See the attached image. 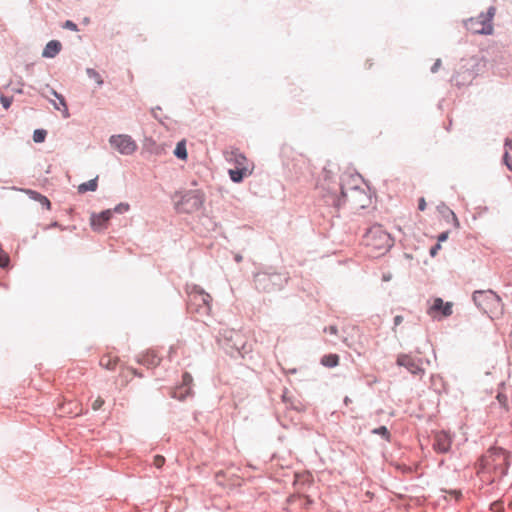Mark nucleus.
<instances>
[{
	"label": "nucleus",
	"instance_id": "1",
	"mask_svg": "<svg viewBox=\"0 0 512 512\" xmlns=\"http://www.w3.org/2000/svg\"><path fill=\"white\" fill-rule=\"evenodd\" d=\"M351 181L352 185L347 187L342 181L336 180L331 170L324 168L318 189L321 190L325 203L336 208L341 207L347 201L348 191L353 198H367L365 192L359 188L361 176L351 175Z\"/></svg>",
	"mask_w": 512,
	"mask_h": 512
},
{
	"label": "nucleus",
	"instance_id": "2",
	"mask_svg": "<svg viewBox=\"0 0 512 512\" xmlns=\"http://www.w3.org/2000/svg\"><path fill=\"white\" fill-rule=\"evenodd\" d=\"M226 162L233 165L227 170L230 179L234 183H241L244 178L250 176L254 169V164L238 150L226 151Z\"/></svg>",
	"mask_w": 512,
	"mask_h": 512
},
{
	"label": "nucleus",
	"instance_id": "3",
	"mask_svg": "<svg viewBox=\"0 0 512 512\" xmlns=\"http://www.w3.org/2000/svg\"><path fill=\"white\" fill-rule=\"evenodd\" d=\"M211 296L198 286L188 289L187 307L191 313L200 317L208 316L211 311Z\"/></svg>",
	"mask_w": 512,
	"mask_h": 512
},
{
	"label": "nucleus",
	"instance_id": "4",
	"mask_svg": "<svg viewBox=\"0 0 512 512\" xmlns=\"http://www.w3.org/2000/svg\"><path fill=\"white\" fill-rule=\"evenodd\" d=\"M472 299L475 305L488 314L491 318L502 313V302L500 297L492 290H479L473 293Z\"/></svg>",
	"mask_w": 512,
	"mask_h": 512
},
{
	"label": "nucleus",
	"instance_id": "5",
	"mask_svg": "<svg viewBox=\"0 0 512 512\" xmlns=\"http://www.w3.org/2000/svg\"><path fill=\"white\" fill-rule=\"evenodd\" d=\"M483 468L493 469L498 476L503 477L507 474L509 462L507 452L498 447L490 448L482 457Z\"/></svg>",
	"mask_w": 512,
	"mask_h": 512
},
{
	"label": "nucleus",
	"instance_id": "6",
	"mask_svg": "<svg viewBox=\"0 0 512 512\" xmlns=\"http://www.w3.org/2000/svg\"><path fill=\"white\" fill-rule=\"evenodd\" d=\"M496 9L491 6L486 13H480L477 17H471L464 21V26L467 30L474 34L490 35L493 32L492 19L495 15Z\"/></svg>",
	"mask_w": 512,
	"mask_h": 512
},
{
	"label": "nucleus",
	"instance_id": "7",
	"mask_svg": "<svg viewBox=\"0 0 512 512\" xmlns=\"http://www.w3.org/2000/svg\"><path fill=\"white\" fill-rule=\"evenodd\" d=\"M286 282L287 277L276 272L263 271L256 273L254 276L255 287L265 292L280 290Z\"/></svg>",
	"mask_w": 512,
	"mask_h": 512
},
{
	"label": "nucleus",
	"instance_id": "8",
	"mask_svg": "<svg viewBox=\"0 0 512 512\" xmlns=\"http://www.w3.org/2000/svg\"><path fill=\"white\" fill-rule=\"evenodd\" d=\"M204 203V195L200 190H191L179 195L175 200V208L179 213L199 211Z\"/></svg>",
	"mask_w": 512,
	"mask_h": 512
},
{
	"label": "nucleus",
	"instance_id": "9",
	"mask_svg": "<svg viewBox=\"0 0 512 512\" xmlns=\"http://www.w3.org/2000/svg\"><path fill=\"white\" fill-rule=\"evenodd\" d=\"M365 241L367 246H371L382 253L389 251L393 246L390 235L380 225H374L367 230Z\"/></svg>",
	"mask_w": 512,
	"mask_h": 512
},
{
	"label": "nucleus",
	"instance_id": "10",
	"mask_svg": "<svg viewBox=\"0 0 512 512\" xmlns=\"http://www.w3.org/2000/svg\"><path fill=\"white\" fill-rule=\"evenodd\" d=\"M109 143L115 150L123 155H131L137 150V143L129 135H113L110 137Z\"/></svg>",
	"mask_w": 512,
	"mask_h": 512
},
{
	"label": "nucleus",
	"instance_id": "11",
	"mask_svg": "<svg viewBox=\"0 0 512 512\" xmlns=\"http://www.w3.org/2000/svg\"><path fill=\"white\" fill-rule=\"evenodd\" d=\"M396 363L400 367L406 368L413 375H423L424 369L421 367L422 360L413 358L409 354H399Z\"/></svg>",
	"mask_w": 512,
	"mask_h": 512
},
{
	"label": "nucleus",
	"instance_id": "12",
	"mask_svg": "<svg viewBox=\"0 0 512 512\" xmlns=\"http://www.w3.org/2000/svg\"><path fill=\"white\" fill-rule=\"evenodd\" d=\"M452 438L446 431H437L434 434L433 448L438 453H447L450 450Z\"/></svg>",
	"mask_w": 512,
	"mask_h": 512
},
{
	"label": "nucleus",
	"instance_id": "13",
	"mask_svg": "<svg viewBox=\"0 0 512 512\" xmlns=\"http://www.w3.org/2000/svg\"><path fill=\"white\" fill-rule=\"evenodd\" d=\"M437 313H440L443 317L450 316L452 314V303L444 302L441 298H435L428 314L432 318H437Z\"/></svg>",
	"mask_w": 512,
	"mask_h": 512
},
{
	"label": "nucleus",
	"instance_id": "14",
	"mask_svg": "<svg viewBox=\"0 0 512 512\" xmlns=\"http://www.w3.org/2000/svg\"><path fill=\"white\" fill-rule=\"evenodd\" d=\"M112 217V210L108 209L99 214H93L90 219L91 226L95 231H101L107 227L108 221Z\"/></svg>",
	"mask_w": 512,
	"mask_h": 512
},
{
	"label": "nucleus",
	"instance_id": "15",
	"mask_svg": "<svg viewBox=\"0 0 512 512\" xmlns=\"http://www.w3.org/2000/svg\"><path fill=\"white\" fill-rule=\"evenodd\" d=\"M62 49V45L57 40L49 41L43 49L42 56L45 58H54Z\"/></svg>",
	"mask_w": 512,
	"mask_h": 512
},
{
	"label": "nucleus",
	"instance_id": "16",
	"mask_svg": "<svg viewBox=\"0 0 512 512\" xmlns=\"http://www.w3.org/2000/svg\"><path fill=\"white\" fill-rule=\"evenodd\" d=\"M119 363V358L112 353H107L100 358L99 364L107 370H114Z\"/></svg>",
	"mask_w": 512,
	"mask_h": 512
},
{
	"label": "nucleus",
	"instance_id": "17",
	"mask_svg": "<svg viewBox=\"0 0 512 512\" xmlns=\"http://www.w3.org/2000/svg\"><path fill=\"white\" fill-rule=\"evenodd\" d=\"M25 193L29 196V198H31L34 201L39 202L47 210L51 209V202L46 196L38 193L37 191L30 190V189L26 190Z\"/></svg>",
	"mask_w": 512,
	"mask_h": 512
},
{
	"label": "nucleus",
	"instance_id": "18",
	"mask_svg": "<svg viewBox=\"0 0 512 512\" xmlns=\"http://www.w3.org/2000/svg\"><path fill=\"white\" fill-rule=\"evenodd\" d=\"M503 161L507 168L512 171V140L506 139L505 141V152L503 155Z\"/></svg>",
	"mask_w": 512,
	"mask_h": 512
},
{
	"label": "nucleus",
	"instance_id": "19",
	"mask_svg": "<svg viewBox=\"0 0 512 512\" xmlns=\"http://www.w3.org/2000/svg\"><path fill=\"white\" fill-rule=\"evenodd\" d=\"M437 209L443 215V217H445L446 219L451 217L454 226H456V227L459 226V221H458L455 213L450 208H448L444 203H441L440 205H438Z\"/></svg>",
	"mask_w": 512,
	"mask_h": 512
},
{
	"label": "nucleus",
	"instance_id": "20",
	"mask_svg": "<svg viewBox=\"0 0 512 512\" xmlns=\"http://www.w3.org/2000/svg\"><path fill=\"white\" fill-rule=\"evenodd\" d=\"M98 176L95 177L94 179H91L85 183H82L78 186V192L80 194H83V193H86L88 191H96L97 190V187H98Z\"/></svg>",
	"mask_w": 512,
	"mask_h": 512
},
{
	"label": "nucleus",
	"instance_id": "21",
	"mask_svg": "<svg viewBox=\"0 0 512 512\" xmlns=\"http://www.w3.org/2000/svg\"><path fill=\"white\" fill-rule=\"evenodd\" d=\"M53 95L58 99V103H54V107L57 109V110H61L62 113H63V116L65 118L69 117V111H68V107H67V104L65 102V99L62 95L58 94L56 91H52Z\"/></svg>",
	"mask_w": 512,
	"mask_h": 512
},
{
	"label": "nucleus",
	"instance_id": "22",
	"mask_svg": "<svg viewBox=\"0 0 512 512\" xmlns=\"http://www.w3.org/2000/svg\"><path fill=\"white\" fill-rule=\"evenodd\" d=\"M174 155L180 160H187L188 154L186 149V140L183 139L177 143L174 149Z\"/></svg>",
	"mask_w": 512,
	"mask_h": 512
},
{
	"label": "nucleus",
	"instance_id": "23",
	"mask_svg": "<svg viewBox=\"0 0 512 512\" xmlns=\"http://www.w3.org/2000/svg\"><path fill=\"white\" fill-rule=\"evenodd\" d=\"M190 394H191V387L178 386L173 390L172 397L177 398L179 400H183Z\"/></svg>",
	"mask_w": 512,
	"mask_h": 512
},
{
	"label": "nucleus",
	"instance_id": "24",
	"mask_svg": "<svg viewBox=\"0 0 512 512\" xmlns=\"http://www.w3.org/2000/svg\"><path fill=\"white\" fill-rule=\"evenodd\" d=\"M339 357L335 354L326 355L321 359V363L326 367H335L338 365Z\"/></svg>",
	"mask_w": 512,
	"mask_h": 512
},
{
	"label": "nucleus",
	"instance_id": "25",
	"mask_svg": "<svg viewBox=\"0 0 512 512\" xmlns=\"http://www.w3.org/2000/svg\"><path fill=\"white\" fill-rule=\"evenodd\" d=\"M87 72V75L89 76V78L93 79L98 85H102L103 84V79L101 77V75L94 69L92 68H88L86 70Z\"/></svg>",
	"mask_w": 512,
	"mask_h": 512
},
{
	"label": "nucleus",
	"instance_id": "26",
	"mask_svg": "<svg viewBox=\"0 0 512 512\" xmlns=\"http://www.w3.org/2000/svg\"><path fill=\"white\" fill-rule=\"evenodd\" d=\"M47 132L43 129H37L33 133V141L36 143H42L46 138Z\"/></svg>",
	"mask_w": 512,
	"mask_h": 512
},
{
	"label": "nucleus",
	"instance_id": "27",
	"mask_svg": "<svg viewBox=\"0 0 512 512\" xmlns=\"http://www.w3.org/2000/svg\"><path fill=\"white\" fill-rule=\"evenodd\" d=\"M372 433L380 435L383 438H385L386 440H389V437H390V433H389V431H388L386 426H380L378 428H375V429L372 430Z\"/></svg>",
	"mask_w": 512,
	"mask_h": 512
},
{
	"label": "nucleus",
	"instance_id": "28",
	"mask_svg": "<svg viewBox=\"0 0 512 512\" xmlns=\"http://www.w3.org/2000/svg\"><path fill=\"white\" fill-rule=\"evenodd\" d=\"M130 209V206L128 203H120L118 204L113 210H112V213L115 212V213H125L127 212L128 210Z\"/></svg>",
	"mask_w": 512,
	"mask_h": 512
},
{
	"label": "nucleus",
	"instance_id": "29",
	"mask_svg": "<svg viewBox=\"0 0 512 512\" xmlns=\"http://www.w3.org/2000/svg\"><path fill=\"white\" fill-rule=\"evenodd\" d=\"M9 261V256L6 253L0 251V267L6 268L9 265Z\"/></svg>",
	"mask_w": 512,
	"mask_h": 512
},
{
	"label": "nucleus",
	"instance_id": "30",
	"mask_svg": "<svg viewBox=\"0 0 512 512\" xmlns=\"http://www.w3.org/2000/svg\"><path fill=\"white\" fill-rule=\"evenodd\" d=\"M192 382V376L189 373H184L182 377V384L180 386L191 387Z\"/></svg>",
	"mask_w": 512,
	"mask_h": 512
},
{
	"label": "nucleus",
	"instance_id": "31",
	"mask_svg": "<svg viewBox=\"0 0 512 512\" xmlns=\"http://www.w3.org/2000/svg\"><path fill=\"white\" fill-rule=\"evenodd\" d=\"M165 463V458L161 455H156L153 459V465L156 468H161Z\"/></svg>",
	"mask_w": 512,
	"mask_h": 512
},
{
	"label": "nucleus",
	"instance_id": "32",
	"mask_svg": "<svg viewBox=\"0 0 512 512\" xmlns=\"http://www.w3.org/2000/svg\"><path fill=\"white\" fill-rule=\"evenodd\" d=\"M104 405V400L99 396L97 397L94 402L92 403V409L94 411H97L101 409V407Z\"/></svg>",
	"mask_w": 512,
	"mask_h": 512
},
{
	"label": "nucleus",
	"instance_id": "33",
	"mask_svg": "<svg viewBox=\"0 0 512 512\" xmlns=\"http://www.w3.org/2000/svg\"><path fill=\"white\" fill-rule=\"evenodd\" d=\"M0 101L5 109H8L12 104V98L7 96H1Z\"/></svg>",
	"mask_w": 512,
	"mask_h": 512
},
{
	"label": "nucleus",
	"instance_id": "34",
	"mask_svg": "<svg viewBox=\"0 0 512 512\" xmlns=\"http://www.w3.org/2000/svg\"><path fill=\"white\" fill-rule=\"evenodd\" d=\"M63 27L66 28V29L72 30V31H78L77 25L74 22L70 21V20H67L64 23Z\"/></svg>",
	"mask_w": 512,
	"mask_h": 512
},
{
	"label": "nucleus",
	"instance_id": "35",
	"mask_svg": "<svg viewBox=\"0 0 512 512\" xmlns=\"http://www.w3.org/2000/svg\"><path fill=\"white\" fill-rule=\"evenodd\" d=\"M441 249V245L440 243H437L435 245H433L431 248H430V251H429V254L432 256V257H435L438 253V251Z\"/></svg>",
	"mask_w": 512,
	"mask_h": 512
},
{
	"label": "nucleus",
	"instance_id": "36",
	"mask_svg": "<svg viewBox=\"0 0 512 512\" xmlns=\"http://www.w3.org/2000/svg\"><path fill=\"white\" fill-rule=\"evenodd\" d=\"M440 66H441V60L437 59L435 61V63L433 64V66L431 67V72L436 73L439 70Z\"/></svg>",
	"mask_w": 512,
	"mask_h": 512
},
{
	"label": "nucleus",
	"instance_id": "37",
	"mask_svg": "<svg viewBox=\"0 0 512 512\" xmlns=\"http://www.w3.org/2000/svg\"><path fill=\"white\" fill-rule=\"evenodd\" d=\"M324 331H325V332H329L330 334H334V335H336V334H337V332H338V329H337V327H336V326L331 325V326H329L328 328H325V329H324Z\"/></svg>",
	"mask_w": 512,
	"mask_h": 512
},
{
	"label": "nucleus",
	"instance_id": "38",
	"mask_svg": "<svg viewBox=\"0 0 512 512\" xmlns=\"http://www.w3.org/2000/svg\"><path fill=\"white\" fill-rule=\"evenodd\" d=\"M69 413H74L76 416H78L82 413V407L79 404H75V410H71Z\"/></svg>",
	"mask_w": 512,
	"mask_h": 512
},
{
	"label": "nucleus",
	"instance_id": "39",
	"mask_svg": "<svg viewBox=\"0 0 512 512\" xmlns=\"http://www.w3.org/2000/svg\"><path fill=\"white\" fill-rule=\"evenodd\" d=\"M425 208H426L425 199L424 198H420L419 199V203H418V209L423 211V210H425Z\"/></svg>",
	"mask_w": 512,
	"mask_h": 512
},
{
	"label": "nucleus",
	"instance_id": "40",
	"mask_svg": "<svg viewBox=\"0 0 512 512\" xmlns=\"http://www.w3.org/2000/svg\"><path fill=\"white\" fill-rule=\"evenodd\" d=\"M447 238H448V232H442L438 236V242H444L447 240Z\"/></svg>",
	"mask_w": 512,
	"mask_h": 512
},
{
	"label": "nucleus",
	"instance_id": "41",
	"mask_svg": "<svg viewBox=\"0 0 512 512\" xmlns=\"http://www.w3.org/2000/svg\"><path fill=\"white\" fill-rule=\"evenodd\" d=\"M402 321H403V317L401 315H396L394 317V325L395 326L400 325L402 323Z\"/></svg>",
	"mask_w": 512,
	"mask_h": 512
},
{
	"label": "nucleus",
	"instance_id": "42",
	"mask_svg": "<svg viewBox=\"0 0 512 512\" xmlns=\"http://www.w3.org/2000/svg\"><path fill=\"white\" fill-rule=\"evenodd\" d=\"M159 362H160L159 358H157L155 355H152V359L149 363L152 365H158Z\"/></svg>",
	"mask_w": 512,
	"mask_h": 512
},
{
	"label": "nucleus",
	"instance_id": "43",
	"mask_svg": "<svg viewBox=\"0 0 512 512\" xmlns=\"http://www.w3.org/2000/svg\"><path fill=\"white\" fill-rule=\"evenodd\" d=\"M175 353H176V347H175V346H172V347L170 348V351H169V356H170V358L172 357V354H175Z\"/></svg>",
	"mask_w": 512,
	"mask_h": 512
},
{
	"label": "nucleus",
	"instance_id": "44",
	"mask_svg": "<svg viewBox=\"0 0 512 512\" xmlns=\"http://www.w3.org/2000/svg\"><path fill=\"white\" fill-rule=\"evenodd\" d=\"M391 279V275L390 274H384L383 275V281H389Z\"/></svg>",
	"mask_w": 512,
	"mask_h": 512
},
{
	"label": "nucleus",
	"instance_id": "45",
	"mask_svg": "<svg viewBox=\"0 0 512 512\" xmlns=\"http://www.w3.org/2000/svg\"><path fill=\"white\" fill-rule=\"evenodd\" d=\"M242 260V256L240 254H235V261L240 262Z\"/></svg>",
	"mask_w": 512,
	"mask_h": 512
},
{
	"label": "nucleus",
	"instance_id": "46",
	"mask_svg": "<svg viewBox=\"0 0 512 512\" xmlns=\"http://www.w3.org/2000/svg\"><path fill=\"white\" fill-rule=\"evenodd\" d=\"M162 150L163 149L160 148V147H155L154 152L157 153V154H160L162 152Z\"/></svg>",
	"mask_w": 512,
	"mask_h": 512
},
{
	"label": "nucleus",
	"instance_id": "47",
	"mask_svg": "<svg viewBox=\"0 0 512 512\" xmlns=\"http://www.w3.org/2000/svg\"><path fill=\"white\" fill-rule=\"evenodd\" d=\"M343 342H344L347 346H350V344L348 343L347 338H344V339H343Z\"/></svg>",
	"mask_w": 512,
	"mask_h": 512
},
{
	"label": "nucleus",
	"instance_id": "48",
	"mask_svg": "<svg viewBox=\"0 0 512 512\" xmlns=\"http://www.w3.org/2000/svg\"><path fill=\"white\" fill-rule=\"evenodd\" d=\"M52 226H53V227H58L59 225H58V223H57V222H55V223H53V224H52Z\"/></svg>",
	"mask_w": 512,
	"mask_h": 512
},
{
	"label": "nucleus",
	"instance_id": "49",
	"mask_svg": "<svg viewBox=\"0 0 512 512\" xmlns=\"http://www.w3.org/2000/svg\"><path fill=\"white\" fill-rule=\"evenodd\" d=\"M290 373H295L296 372V369H291L289 370Z\"/></svg>",
	"mask_w": 512,
	"mask_h": 512
},
{
	"label": "nucleus",
	"instance_id": "50",
	"mask_svg": "<svg viewBox=\"0 0 512 512\" xmlns=\"http://www.w3.org/2000/svg\"><path fill=\"white\" fill-rule=\"evenodd\" d=\"M360 202H361V207H364L365 206L364 201L360 200Z\"/></svg>",
	"mask_w": 512,
	"mask_h": 512
}]
</instances>
